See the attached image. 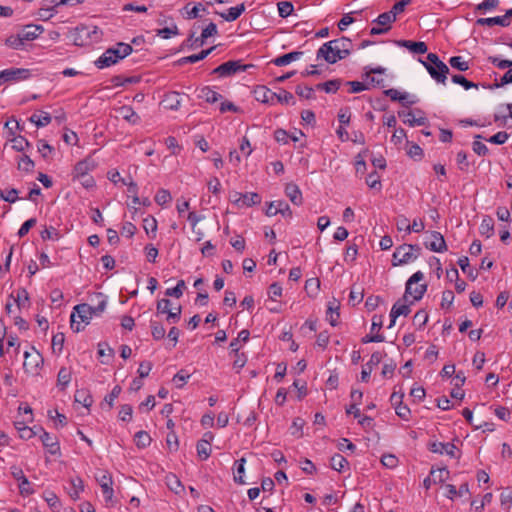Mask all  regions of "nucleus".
Returning a JSON list of instances; mask_svg holds the SVG:
<instances>
[{
    "mask_svg": "<svg viewBox=\"0 0 512 512\" xmlns=\"http://www.w3.org/2000/svg\"><path fill=\"white\" fill-rule=\"evenodd\" d=\"M95 297L98 299L96 306L82 303L74 307V312L71 314V328L75 332H80L84 329L81 323L89 324L93 316H99L104 312L107 305L106 298L102 293H96Z\"/></svg>",
    "mask_w": 512,
    "mask_h": 512,
    "instance_id": "1",
    "label": "nucleus"
},
{
    "mask_svg": "<svg viewBox=\"0 0 512 512\" xmlns=\"http://www.w3.org/2000/svg\"><path fill=\"white\" fill-rule=\"evenodd\" d=\"M352 42L347 37L324 43L317 51V59L323 58L327 63L334 64L350 55Z\"/></svg>",
    "mask_w": 512,
    "mask_h": 512,
    "instance_id": "2",
    "label": "nucleus"
},
{
    "mask_svg": "<svg viewBox=\"0 0 512 512\" xmlns=\"http://www.w3.org/2000/svg\"><path fill=\"white\" fill-rule=\"evenodd\" d=\"M133 48L130 44L119 42L115 46L108 48L96 61L95 65L99 69L110 67L120 60L130 55Z\"/></svg>",
    "mask_w": 512,
    "mask_h": 512,
    "instance_id": "3",
    "label": "nucleus"
},
{
    "mask_svg": "<svg viewBox=\"0 0 512 512\" xmlns=\"http://www.w3.org/2000/svg\"><path fill=\"white\" fill-rule=\"evenodd\" d=\"M420 62L424 65L430 76L435 81L445 84L447 74L449 73V68L443 61L439 59L437 54L429 53L427 55V61L420 60Z\"/></svg>",
    "mask_w": 512,
    "mask_h": 512,
    "instance_id": "4",
    "label": "nucleus"
},
{
    "mask_svg": "<svg viewBox=\"0 0 512 512\" xmlns=\"http://www.w3.org/2000/svg\"><path fill=\"white\" fill-rule=\"evenodd\" d=\"M421 253V247L412 244H402L393 253V266L408 264L416 260Z\"/></svg>",
    "mask_w": 512,
    "mask_h": 512,
    "instance_id": "5",
    "label": "nucleus"
},
{
    "mask_svg": "<svg viewBox=\"0 0 512 512\" xmlns=\"http://www.w3.org/2000/svg\"><path fill=\"white\" fill-rule=\"evenodd\" d=\"M403 124L408 126H428V119L420 109L403 108L398 112Z\"/></svg>",
    "mask_w": 512,
    "mask_h": 512,
    "instance_id": "6",
    "label": "nucleus"
},
{
    "mask_svg": "<svg viewBox=\"0 0 512 512\" xmlns=\"http://www.w3.org/2000/svg\"><path fill=\"white\" fill-rule=\"evenodd\" d=\"M424 278V274L421 271L415 272L406 282V289L403 300H407V295H411L414 301L420 300L427 290L426 284H419L414 289L413 284H418Z\"/></svg>",
    "mask_w": 512,
    "mask_h": 512,
    "instance_id": "7",
    "label": "nucleus"
},
{
    "mask_svg": "<svg viewBox=\"0 0 512 512\" xmlns=\"http://www.w3.org/2000/svg\"><path fill=\"white\" fill-rule=\"evenodd\" d=\"M250 67H253V65L242 64L240 60L227 61L216 67L212 73L217 74L219 77H229L240 72H245Z\"/></svg>",
    "mask_w": 512,
    "mask_h": 512,
    "instance_id": "8",
    "label": "nucleus"
},
{
    "mask_svg": "<svg viewBox=\"0 0 512 512\" xmlns=\"http://www.w3.org/2000/svg\"><path fill=\"white\" fill-rule=\"evenodd\" d=\"M43 361L44 360L42 355L37 350H35L34 347H32L31 352H24L23 367L27 373L32 375L38 374L39 368L43 364Z\"/></svg>",
    "mask_w": 512,
    "mask_h": 512,
    "instance_id": "9",
    "label": "nucleus"
},
{
    "mask_svg": "<svg viewBox=\"0 0 512 512\" xmlns=\"http://www.w3.org/2000/svg\"><path fill=\"white\" fill-rule=\"evenodd\" d=\"M96 480L101 487L102 494L106 503H111L114 496V490L112 487L113 480L111 474L107 471H101L96 475Z\"/></svg>",
    "mask_w": 512,
    "mask_h": 512,
    "instance_id": "10",
    "label": "nucleus"
},
{
    "mask_svg": "<svg viewBox=\"0 0 512 512\" xmlns=\"http://www.w3.org/2000/svg\"><path fill=\"white\" fill-rule=\"evenodd\" d=\"M30 76V71L23 68H9L0 71V85L5 82L25 80Z\"/></svg>",
    "mask_w": 512,
    "mask_h": 512,
    "instance_id": "11",
    "label": "nucleus"
},
{
    "mask_svg": "<svg viewBox=\"0 0 512 512\" xmlns=\"http://www.w3.org/2000/svg\"><path fill=\"white\" fill-rule=\"evenodd\" d=\"M266 216L273 217L277 214H281L283 217L291 218L292 210L290 206L283 200L271 201L265 211Z\"/></svg>",
    "mask_w": 512,
    "mask_h": 512,
    "instance_id": "12",
    "label": "nucleus"
},
{
    "mask_svg": "<svg viewBox=\"0 0 512 512\" xmlns=\"http://www.w3.org/2000/svg\"><path fill=\"white\" fill-rule=\"evenodd\" d=\"M97 166L96 161L92 157H87L79 162H77L74 166L72 175L73 180L76 178H80L82 176L88 175L89 172L93 171Z\"/></svg>",
    "mask_w": 512,
    "mask_h": 512,
    "instance_id": "13",
    "label": "nucleus"
},
{
    "mask_svg": "<svg viewBox=\"0 0 512 512\" xmlns=\"http://www.w3.org/2000/svg\"><path fill=\"white\" fill-rule=\"evenodd\" d=\"M428 449L437 454H446L450 456L451 458H456V446L453 443H442L438 441L430 442L428 445Z\"/></svg>",
    "mask_w": 512,
    "mask_h": 512,
    "instance_id": "14",
    "label": "nucleus"
},
{
    "mask_svg": "<svg viewBox=\"0 0 512 512\" xmlns=\"http://www.w3.org/2000/svg\"><path fill=\"white\" fill-rule=\"evenodd\" d=\"M495 123L498 126H509L512 127V104H507L500 107L497 113L494 115Z\"/></svg>",
    "mask_w": 512,
    "mask_h": 512,
    "instance_id": "15",
    "label": "nucleus"
},
{
    "mask_svg": "<svg viewBox=\"0 0 512 512\" xmlns=\"http://www.w3.org/2000/svg\"><path fill=\"white\" fill-rule=\"evenodd\" d=\"M184 97L186 96L179 92L172 91L165 94L161 103L165 109L178 110Z\"/></svg>",
    "mask_w": 512,
    "mask_h": 512,
    "instance_id": "16",
    "label": "nucleus"
},
{
    "mask_svg": "<svg viewBox=\"0 0 512 512\" xmlns=\"http://www.w3.org/2000/svg\"><path fill=\"white\" fill-rule=\"evenodd\" d=\"M40 440L51 455L60 453V444L56 436H52L48 432L43 431V433L40 434Z\"/></svg>",
    "mask_w": 512,
    "mask_h": 512,
    "instance_id": "17",
    "label": "nucleus"
},
{
    "mask_svg": "<svg viewBox=\"0 0 512 512\" xmlns=\"http://www.w3.org/2000/svg\"><path fill=\"white\" fill-rule=\"evenodd\" d=\"M431 241H426L425 246L433 252H443L446 250V242L440 232L433 231L431 233Z\"/></svg>",
    "mask_w": 512,
    "mask_h": 512,
    "instance_id": "18",
    "label": "nucleus"
},
{
    "mask_svg": "<svg viewBox=\"0 0 512 512\" xmlns=\"http://www.w3.org/2000/svg\"><path fill=\"white\" fill-rule=\"evenodd\" d=\"M383 358V354L379 351L374 352L370 360L366 363L365 367H363L361 371V380L363 382H368L370 379L371 372L374 366H377Z\"/></svg>",
    "mask_w": 512,
    "mask_h": 512,
    "instance_id": "19",
    "label": "nucleus"
},
{
    "mask_svg": "<svg viewBox=\"0 0 512 512\" xmlns=\"http://www.w3.org/2000/svg\"><path fill=\"white\" fill-rule=\"evenodd\" d=\"M396 44L400 47L407 48L409 51L415 54H424L427 52V45L422 41L415 42L411 40H399L396 41Z\"/></svg>",
    "mask_w": 512,
    "mask_h": 512,
    "instance_id": "20",
    "label": "nucleus"
},
{
    "mask_svg": "<svg viewBox=\"0 0 512 512\" xmlns=\"http://www.w3.org/2000/svg\"><path fill=\"white\" fill-rule=\"evenodd\" d=\"M285 194L294 205H301L303 202L302 192L295 183H288L285 187Z\"/></svg>",
    "mask_w": 512,
    "mask_h": 512,
    "instance_id": "21",
    "label": "nucleus"
},
{
    "mask_svg": "<svg viewBox=\"0 0 512 512\" xmlns=\"http://www.w3.org/2000/svg\"><path fill=\"white\" fill-rule=\"evenodd\" d=\"M478 26H493L500 25L502 27H508L510 21H507L505 14L502 16L490 17V18H479L476 20Z\"/></svg>",
    "mask_w": 512,
    "mask_h": 512,
    "instance_id": "22",
    "label": "nucleus"
},
{
    "mask_svg": "<svg viewBox=\"0 0 512 512\" xmlns=\"http://www.w3.org/2000/svg\"><path fill=\"white\" fill-rule=\"evenodd\" d=\"M44 31L42 26L28 25L21 32L20 35L23 41H32L36 39Z\"/></svg>",
    "mask_w": 512,
    "mask_h": 512,
    "instance_id": "23",
    "label": "nucleus"
},
{
    "mask_svg": "<svg viewBox=\"0 0 512 512\" xmlns=\"http://www.w3.org/2000/svg\"><path fill=\"white\" fill-rule=\"evenodd\" d=\"M51 116L44 111H35L30 117L29 121L37 127H43L51 124Z\"/></svg>",
    "mask_w": 512,
    "mask_h": 512,
    "instance_id": "24",
    "label": "nucleus"
},
{
    "mask_svg": "<svg viewBox=\"0 0 512 512\" xmlns=\"http://www.w3.org/2000/svg\"><path fill=\"white\" fill-rule=\"evenodd\" d=\"M303 55V52L301 51H293L284 55H281L275 59L272 60V63L276 66H285L292 61L298 60Z\"/></svg>",
    "mask_w": 512,
    "mask_h": 512,
    "instance_id": "25",
    "label": "nucleus"
},
{
    "mask_svg": "<svg viewBox=\"0 0 512 512\" xmlns=\"http://www.w3.org/2000/svg\"><path fill=\"white\" fill-rule=\"evenodd\" d=\"M413 304V301L410 304L401 303V300H398L391 308L390 318H398L399 316H407L411 309L410 305Z\"/></svg>",
    "mask_w": 512,
    "mask_h": 512,
    "instance_id": "26",
    "label": "nucleus"
},
{
    "mask_svg": "<svg viewBox=\"0 0 512 512\" xmlns=\"http://www.w3.org/2000/svg\"><path fill=\"white\" fill-rule=\"evenodd\" d=\"M326 316H327V320L329 321V323L332 326H336L338 324L340 313H339V305L336 300L329 302Z\"/></svg>",
    "mask_w": 512,
    "mask_h": 512,
    "instance_id": "27",
    "label": "nucleus"
},
{
    "mask_svg": "<svg viewBox=\"0 0 512 512\" xmlns=\"http://www.w3.org/2000/svg\"><path fill=\"white\" fill-rule=\"evenodd\" d=\"M245 11L244 3L228 9L227 13H218L224 20L228 22L235 21Z\"/></svg>",
    "mask_w": 512,
    "mask_h": 512,
    "instance_id": "28",
    "label": "nucleus"
},
{
    "mask_svg": "<svg viewBox=\"0 0 512 512\" xmlns=\"http://www.w3.org/2000/svg\"><path fill=\"white\" fill-rule=\"evenodd\" d=\"M261 203V196L256 192L242 193L239 207H251Z\"/></svg>",
    "mask_w": 512,
    "mask_h": 512,
    "instance_id": "29",
    "label": "nucleus"
},
{
    "mask_svg": "<svg viewBox=\"0 0 512 512\" xmlns=\"http://www.w3.org/2000/svg\"><path fill=\"white\" fill-rule=\"evenodd\" d=\"M199 98L204 99L208 103H215L220 100L222 96L209 86H205L200 90Z\"/></svg>",
    "mask_w": 512,
    "mask_h": 512,
    "instance_id": "30",
    "label": "nucleus"
},
{
    "mask_svg": "<svg viewBox=\"0 0 512 512\" xmlns=\"http://www.w3.org/2000/svg\"><path fill=\"white\" fill-rule=\"evenodd\" d=\"M197 455L201 460H206L211 455V445L209 440L201 439L197 442Z\"/></svg>",
    "mask_w": 512,
    "mask_h": 512,
    "instance_id": "31",
    "label": "nucleus"
},
{
    "mask_svg": "<svg viewBox=\"0 0 512 512\" xmlns=\"http://www.w3.org/2000/svg\"><path fill=\"white\" fill-rule=\"evenodd\" d=\"M245 463L246 459L241 458L234 463V481L238 484H244L245 481L243 479L244 472H245Z\"/></svg>",
    "mask_w": 512,
    "mask_h": 512,
    "instance_id": "32",
    "label": "nucleus"
},
{
    "mask_svg": "<svg viewBox=\"0 0 512 512\" xmlns=\"http://www.w3.org/2000/svg\"><path fill=\"white\" fill-rule=\"evenodd\" d=\"M480 233L487 238L491 237L494 233V221L490 216H485L480 224Z\"/></svg>",
    "mask_w": 512,
    "mask_h": 512,
    "instance_id": "33",
    "label": "nucleus"
},
{
    "mask_svg": "<svg viewBox=\"0 0 512 512\" xmlns=\"http://www.w3.org/2000/svg\"><path fill=\"white\" fill-rule=\"evenodd\" d=\"M71 371L67 367H62L57 375V385L61 387V389H65L71 381Z\"/></svg>",
    "mask_w": 512,
    "mask_h": 512,
    "instance_id": "34",
    "label": "nucleus"
},
{
    "mask_svg": "<svg viewBox=\"0 0 512 512\" xmlns=\"http://www.w3.org/2000/svg\"><path fill=\"white\" fill-rule=\"evenodd\" d=\"M430 474L433 477V484H437L445 482L449 477L450 472L446 467L439 469L432 468Z\"/></svg>",
    "mask_w": 512,
    "mask_h": 512,
    "instance_id": "35",
    "label": "nucleus"
},
{
    "mask_svg": "<svg viewBox=\"0 0 512 512\" xmlns=\"http://www.w3.org/2000/svg\"><path fill=\"white\" fill-rule=\"evenodd\" d=\"M347 465V459L340 454H335L330 459V467L338 472H342Z\"/></svg>",
    "mask_w": 512,
    "mask_h": 512,
    "instance_id": "36",
    "label": "nucleus"
},
{
    "mask_svg": "<svg viewBox=\"0 0 512 512\" xmlns=\"http://www.w3.org/2000/svg\"><path fill=\"white\" fill-rule=\"evenodd\" d=\"M213 49H214V47H211L209 49L202 50L198 54H193V55H190V56H187V57H183L182 59H180V63H182V64H185V63H196V62H198L200 60L205 59L212 52Z\"/></svg>",
    "mask_w": 512,
    "mask_h": 512,
    "instance_id": "37",
    "label": "nucleus"
},
{
    "mask_svg": "<svg viewBox=\"0 0 512 512\" xmlns=\"http://www.w3.org/2000/svg\"><path fill=\"white\" fill-rule=\"evenodd\" d=\"M151 334L154 340H162L165 337V328L164 326L154 320L150 321Z\"/></svg>",
    "mask_w": 512,
    "mask_h": 512,
    "instance_id": "38",
    "label": "nucleus"
},
{
    "mask_svg": "<svg viewBox=\"0 0 512 512\" xmlns=\"http://www.w3.org/2000/svg\"><path fill=\"white\" fill-rule=\"evenodd\" d=\"M134 441L138 448L143 449L150 445L151 437L146 431H139L135 434Z\"/></svg>",
    "mask_w": 512,
    "mask_h": 512,
    "instance_id": "39",
    "label": "nucleus"
},
{
    "mask_svg": "<svg viewBox=\"0 0 512 512\" xmlns=\"http://www.w3.org/2000/svg\"><path fill=\"white\" fill-rule=\"evenodd\" d=\"M75 401L81 403L86 408H89L93 404V398L86 390H77L75 393Z\"/></svg>",
    "mask_w": 512,
    "mask_h": 512,
    "instance_id": "40",
    "label": "nucleus"
},
{
    "mask_svg": "<svg viewBox=\"0 0 512 512\" xmlns=\"http://www.w3.org/2000/svg\"><path fill=\"white\" fill-rule=\"evenodd\" d=\"M119 115L128 121L131 125H136L139 119L138 115L130 107H122L119 110Z\"/></svg>",
    "mask_w": 512,
    "mask_h": 512,
    "instance_id": "41",
    "label": "nucleus"
},
{
    "mask_svg": "<svg viewBox=\"0 0 512 512\" xmlns=\"http://www.w3.org/2000/svg\"><path fill=\"white\" fill-rule=\"evenodd\" d=\"M456 163L458 169L462 172H467L470 167V162L468 161L467 153L463 150L459 151L456 155Z\"/></svg>",
    "mask_w": 512,
    "mask_h": 512,
    "instance_id": "42",
    "label": "nucleus"
},
{
    "mask_svg": "<svg viewBox=\"0 0 512 512\" xmlns=\"http://www.w3.org/2000/svg\"><path fill=\"white\" fill-rule=\"evenodd\" d=\"M341 85V81L338 79L329 80L325 83H320L317 85L318 89H322L327 93H335Z\"/></svg>",
    "mask_w": 512,
    "mask_h": 512,
    "instance_id": "43",
    "label": "nucleus"
},
{
    "mask_svg": "<svg viewBox=\"0 0 512 512\" xmlns=\"http://www.w3.org/2000/svg\"><path fill=\"white\" fill-rule=\"evenodd\" d=\"M449 64L452 68L459 71H466L469 69V63L464 61L461 56H453L449 59Z\"/></svg>",
    "mask_w": 512,
    "mask_h": 512,
    "instance_id": "44",
    "label": "nucleus"
},
{
    "mask_svg": "<svg viewBox=\"0 0 512 512\" xmlns=\"http://www.w3.org/2000/svg\"><path fill=\"white\" fill-rule=\"evenodd\" d=\"M22 424L23 422H15V428L18 430L20 438L31 439L37 435V432H35L34 428H30L28 426H23L22 428H19L18 425Z\"/></svg>",
    "mask_w": 512,
    "mask_h": 512,
    "instance_id": "45",
    "label": "nucleus"
},
{
    "mask_svg": "<svg viewBox=\"0 0 512 512\" xmlns=\"http://www.w3.org/2000/svg\"><path fill=\"white\" fill-rule=\"evenodd\" d=\"M395 20H396L395 16L388 11V12H384V13L380 14L374 20V22L377 23L378 25L390 28L391 23L395 22Z\"/></svg>",
    "mask_w": 512,
    "mask_h": 512,
    "instance_id": "46",
    "label": "nucleus"
},
{
    "mask_svg": "<svg viewBox=\"0 0 512 512\" xmlns=\"http://www.w3.org/2000/svg\"><path fill=\"white\" fill-rule=\"evenodd\" d=\"M428 321V314L425 310H419L413 317V325L418 329H422Z\"/></svg>",
    "mask_w": 512,
    "mask_h": 512,
    "instance_id": "47",
    "label": "nucleus"
},
{
    "mask_svg": "<svg viewBox=\"0 0 512 512\" xmlns=\"http://www.w3.org/2000/svg\"><path fill=\"white\" fill-rule=\"evenodd\" d=\"M277 6H278L279 16L282 17V18H287L294 11L293 4L291 2H289V1L279 2L277 4Z\"/></svg>",
    "mask_w": 512,
    "mask_h": 512,
    "instance_id": "48",
    "label": "nucleus"
},
{
    "mask_svg": "<svg viewBox=\"0 0 512 512\" xmlns=\"http://www.w3.org/2000/svg\"><path fill=\"white\" fill-rule=\"evenodd\" d=\"M499 0H484L475 7V11L484 13L498 7Z\"/></svg>",
    "mask_w": 512,
    "mask_h": 512,
    "instance_id": "49",
    "label": "nucleus"
},
{
    "mask_svg": "<svg viewBox=\"0 0 512 512\" xmlns=\"http://www.w3.org/2000/svg\"><path fill=\"white\" fill-rule=\"evenodd\" d=\"M217 34V26L215 23L211 22L206 28L203 29L201 33V37L197 38L195 41L200 40V45H202L205 41V39L214 36Z\"/></svg>",
    "mask_w": 512,
    "mask_h": 512,
    "instance_id": "50",
    "label": "nucleus"
},
{
    "mask_svg": "<svg viewBox=\"0 0 512 512\" xmlns=\"http://www.w3.org/2000/svg\"><path fill=\"white\" fill-rule=\"evenodd\" d=\"M65 336L63 333H57L52 338V349L54 353L60 354L63 350Z\"/></svg>",
    "mask_w": 512,
    "mask_h": 512,
    "instance_id": "51",
    "label": "nucleus"
},
{
    "mask_svg": "<svg viewBox=\"0 0 512 512\" xmlns=\"http://www.w3.org/2000/svg\"><path fill=\"white\" fill-rule=\"evenodd\" d=\"M11 148L15 151L21 152L29 145L28 141L22 136H15L10 141Z\"/></svg>",
    "mask_w": 512,
    "mask_h": 512,
    "instance_id": "52",
    "label": "nucleus"
},
{
    "mask_svg": "<svg viewBox=\"0 0 512 512\" xmlns=\"http://www.w3.org/2000/svg\"><path fill=\"white\" fill-rule=\"evenodd\" d=\"M190 377L191 374L182 369L174 375L173 382L176 384L177 388H182Z\"/></svg>",
    "mask_w": 512,
    "mask_h": 512,
    "instance_id": "53",
    "label": "nucleus"
},
{
    "mask_svg": "<svg viewBox=\"0 0 512 512\" xmlns=\"http://www.w3.org/2000/svg\"><path fill=\"white\" fill-rule=\"evenodd\" d=\"M172 200L171 194L166 189H160L155 195V201L158 205L163 206Z\"/></svg>",
    "mask_w": 512,
    "mask_h": 512,
    "instance_id": "54",
    "label": "nucleus"
},
{
    "mask_svg": "<svg viewBox=\"0 0 512 512\" xmlns=\"http://www.w3.org/2000/svg\"><path fill=\"white\" fill-rule=\"evenodd\" d=\"M184 287H185L184 280H179L175 287L168 288L165 291V295L166 296L175 297V298H180L182 296V294H183V288Z\"/></svg>",
    "mask_w": 512,
    "mask_h": 512,
    "instance_id": "55",
    "label": "nucleus"
},
{
    "mask_svg": "<svg viewBox=\"0 0 512 512\" xmlns=\"http://www.w3.org/2000/svg\"><path fill=\"white\" fill-rule=\"evenodd\" d=\"M45 501L54 512H59L61 503L58 497L53 492H49L46 494Z\"/></svg>",
    "mask_w": 512,
    "mask_h": 512,
    "instance_id": "56",
    "label": "nucleus"
},
{
    "mask_svg": "<svg viewBox=\"0 0 512 512\" xmlns=\"http://www.w3.org/2000/svg\"><path fill=\"white\" fill-rule=\"evenodd\" d=\"M143 228L147 234L149 232L153 233V237H155V233L157 231V221L153 216H148L143 219Z\"/></svg>",
    "mask_w": 512,
    "mask_h": 512,
    "instance_id": "57",
    "label": "nucleus"
},
{
    "mask_svg": "<svg viewBox=\"0 0 512 512\" xmlns=\"http://www.w3.org/2000/svg\"><path fill=\"white\" fill-rule=\"evenodd\" d=\"M475 139L476 140L472 144L473 151L479 156H485L488 153V148L484 143L478 140L482 139V136L476 135Z\"/></svg>",
    "mask_w": 512,
    "mask_h": 512,
    "instance_id": "58",
    "label": "nucleus"
},
{
    "mask_svg": "<svg viewBox=\"0 0 512 512\" xmlns=\"http://www.w3.org/2000/svg\"><path fill=\"white\" fill-rule=\"evenodd\" d=\"M6 45L13 48V49H21L24 45V41L20 35V33H18L17 35H11L10 37H8L5 41Z\"/></svg>",
    "mask_w": 512,
    "mask_h": 512,
    "instance_id": "59",
    "label": "nucleus"
},
{
    "mask_svg": "<svg viewBox=\"0 0 512 512\" xmlns=\"http://www.w3.org/2000/svg\"><path fill=\"white\" fill-rule=\"evenodd\" d=\"M18 168L22 171H32L34 168V162L27 155H22L18 160Z\"/></svg>",
    "mask_w": 512,
    "mask_h": 512,
    "instance_id": "60",
    "label": "nucleus"
},
{
    "mask_svg": "<svg viewBox=\"0 0 512 512\" xmlns=\"http://www.w3.org/2000/svg\"><path fill=\"white\" fill-rule=\"evenodd\" d=\"M407 154L415 160H420L423 156L422 148L417 144H408L407 143Z\"/></svg>",
    "mask_w": 512,
    "mask_h": 512,
    "instance_id": "61",
    "label": "nucleus"
},
{
    "mask_svg": "<svg viewBox=\"0 0 512 512\" xmlns=\"http://www.w3.org/2000/svg\"><path fill=\"white\" fill-rule=\"evenodd\" d=\"M419 102V98L416 95H411L407 92H403L401 97V105L403 108H410L411 105H414Z\"/></svg>",
    "mask_w": 512,
    "mask_h": 512,
    "instance_id": "62",
    "label": "nucleus"
},
{
    "mask_svg": "<svg viewBox=\"0 0 512 512\" xmlns=\"http://www.w3.org/2000/svg\"><path fill=\"white\" fill-rule=\"evenodd\" d=\"M366 184L372 188V189H380L381 188V182H380V176L376 171L371 172L367 178H366Z\"/></svg>",
    "mask_w": 512,
    "mask_h": 512,
    "instance_id": "63",
    "label": "nucleus"
},
{
    "mask_svg": "<svg viewBox=\"0 0 512 512\" xmlns=\"http://www.w3.org/2000/svg\"><path fill=\"white\" fill-rule=\"evenodd\" d=\"M19 492L22 496H28L34 493V489L27 477L19 482Z\"/></svg>",
    "mask_w": 512,
    "mask_h": 512,
    "instance_id": "64",
    "label": "nucleus"
}]
</instances>
